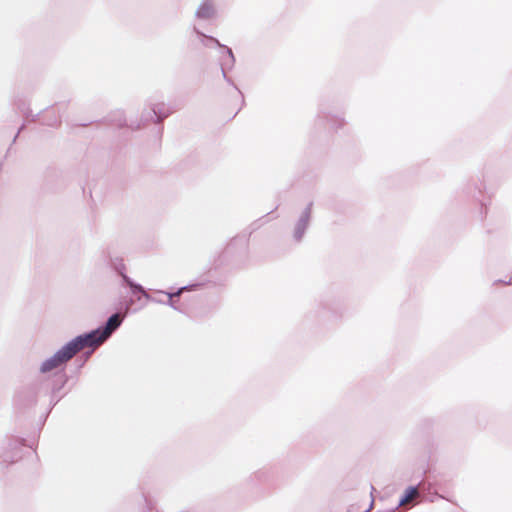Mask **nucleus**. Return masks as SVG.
<instances>
[{"mask_svg":"<svg viewBox=\"0 0 512 512\" xmlns=\"http://www.w3.org/2000/svg\"><path fill=\"white\" fill-rule=\"evenodd\" d=\"M123 318L119 313H114L107 319L104 326L98 327L106 340L121 326Z\"/></svg>","mask_w":512,"mask_h":512,"instance_id":"20e7f679","label":"nucleus"},{"mask_svg":"<svg viewBox=\"0 0 512 512\" xmlns=\"http://www.w3.org/2000/svg\"><path fill=\"white\" fill-rule=\"evenodd\" d=\"M112 266L121 275L122 278H123V275H126L125 274V265L122 260L117 259V260L113 261Z\"/></svg>","mask_w":512,"mask_h":512,"instance_id":"9d476101","label":"nucleus"},{"mask_svg":"<svg viewBox=\"0 0 512 512\" xmlns=\"http://www.w3.org/2000/svg\"><path fill=\"white\" fill-rule=\"evenodd\" d=\"M156 303H159V304H165L164 301H162L161 299H157V302Z\"/></svg>","mask_w":512,"mask_h":512,"instance_id":"f8f14e48","label":"nucleus"},{"mask_svg":"<svg viewBox=\"0 0 512 512\" xmlns=\"http://www.w3.org/2000/svg\"><path fill=\"white\" fill-rule=\"evenodd\" d=\"M152 111L158 122L168 117L172 112L171 108L164 103L153 104Z\"/></svg>","mask_w":512,"mask_h":512,"instance_id":"39448f33","label":"nucleus"},{"mask_svg":"<svg viewBox=\"0 0 512 512\" xmlns=\"http://www.w3.org/2000/svg\"><path fill=\"white\" fill-rule=\"evenodd\" d=\"M419 496V491L417 486H410L406 489L404 495L401 497L399 501V506H403L408 503L410 500Z\"/></svg>","mask_w":512,"mask_h":512,"instance_id":"0eeeda50","label":"nucleus"},{"mask_svg":"<svg viewBox=\"0 0 512 512\" xmlns=\"http://www.w3.org/2000/svg\"><path fill=\"white\" fill-rule=\"evenodd\" d=\"M106 341L105 337L102 335L99 328L94 329L88 333H84L76 336L71 341H69L67 346L71 350L72 354L75 356L78 352H80L85 347L96 348L100 346L102 343Z\"/></svg>","mask_w":512,"mask_h":512,"instance_id":"f257e3e1","label":"nucleus"},{"mask_svg":"<svg viewBox=\"0 0 512 512\" xmlns=\"http://www.w3.org/2000/svg\"><path fill=\"white\" fill-rule=\"evenodd\" d=\"M190 289V286H183L181 288H179L176 292H164V291H157L158 293H163L165 295H167L168 297V300L165 302L166 305L170 306L171 308L175 309V310H178V308L176 307L175 305V302L173 300L174 297H179L183 291H186V290H189Z\"/></svg>","mask_w":512,"mask_h":512,"instance_id":"423d86ee","label":"nucleus"},{"mask_svg":"<svg viewBox=\"0 0 512 512\" xmlns=\"http://www.w3.org/2000/svg\"><path fill=\"white\" fill-rule=\"evenodd\" d=\"M74 355L72 354L71 350L65 344L62 346L59 350H57L51 357L44 360L39 368V371L43 374L48 373L59 366L65 364L70 359H72Z\"/></svg>","mask_w":512,"mask_h":512,"instance_id":"f03ea898","label":"nucleus"},{"mask_svg":"<svg viewBox=\"0 0 512 512\" xmlns=\"http://www.w3.org/2000/svg\"><path fill=\"white\" fill-rule=\"evenodd\" d=\"M215 12L214 6L212 3L206 1L200 5L197 10V15L201 18H210L213 16Z\"/></svg>","mask_w":512,"mask_h":512,"instance_id":"6e6552de","label":"nucleus"},{"mask_svg":"<svg viewBox=\"0 0 512 512\" xmlns=\"http://www.w3.org/2000/svg\"><path fill=\"white\" fill-rule=\"evenodd\" d=\"M312 202H310L306 208L301 213L294 229L293 237L296 241H301L305 231L309 225L310 218H311V212H312Z\"/></svg>","mask_w":512,"mask_h":512,"instance_id":"7ed1b4c3","label":"nucleus"},{"mask_svg":"<svg viewBox=\"0 0 512 512\" xmlns=\"http://www.w3.org/2000/svg\"><path fill=\"white\" fill-rule=\"evenodd\" d=\"M123 281L125 282V284H127L130 287L132 293H134V294L139 293L141 295L144 293V291H145L144 287L142 285L134 282L129 276L123 275Z\"/></svg>","mask_w":512,"mask_h":512,"instance_id":"1a4fd4ad","label":"nucleus"},{"mask_svg":"<svg viewBox=\"0 0 512 512\" xmlns=\"http://www.w3.org/2000/svg\"><path fill=\"white\" fill-rule=\"evenodd\" d=\"M142 296H143L146 300H148V301H151V302H157V299H156V298H153L152 296H150L146 290L144 291V293L142 294Z\"/></svg>","mask_w":512,"mask_h":512,"instance_id":"9b49d317","label":"nucleus"}]
</instances>
